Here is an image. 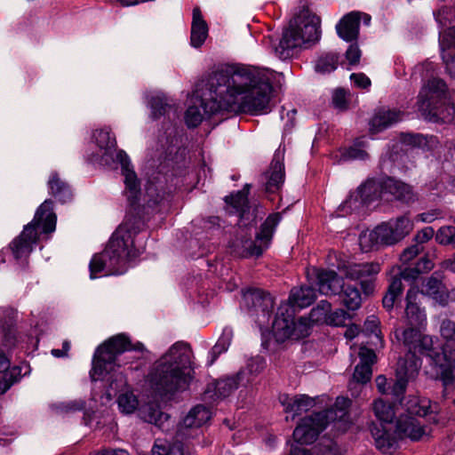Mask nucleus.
<instances>
[{
	"label": "nucleus",
	"instance_id": "680f3d73",
	"mask_svg": "<svg viewBox=\"0 0 455 455\" xmlns=\"http://www.w3.org/2000/svg\"><path fill=\"white\" fill-rule=\"evenodd\" d=\"M434 235L435 236L434 228L432 227H426L416 234L414 238L416 241L415 244L421 245L432 239Z\"/></svg>",
	"mask_w": 455,
	"mask_h": 455
},
{
	"label": "nucleus",
	"instance_id": "72a5a7b5",
	"mask_svg": "<svg viewBox=\"0 0 455 455\" xmlns=\"http://www.w3.org/2000/svg\"><path fill=\"white\" fill-rule=\"evenodd\" d=\"M316 294L315 288L311 286L294 288L291 290L289 303L292 309L294 307L303 308L308 307L315 299Z\"/></svg>",
	"mask_w": 455,
	"mask_h": 455
},
{
	"label": "nucleus",
	"instance_id": "6e6552de",
	"mask_svg": "<svg viewBox=\"0 0 455 455\" xmlns=\"http://www.w3.org/2000/svg\"><path fill=\"white\" fill-rule=\"evenodd\" d=\"M105 379L108 388L105 395L100 397L102 404L111 401L113 396L117 395L116 403L120 412L123 414H132L137 411L143 420L158 427H162L163 423L168 419V415L160 411L159 405L156 402L140 404L137 396L129 387L126 377L123 372L113 373Z\"/></svg>",
	"mask_w": 455,
	"mask_h": 455
},
{
	"label": "nucleus",
	"instance_id": "5fc2aeb1",
	"mask_svg": "<svg viewBox=\"0 0 455 455\" xmlns=\"http://www.w3.org/2000/svg\"><path fill=\"white\" fill-rule=\"evenodd\" d=\"M442 218V211L439 209H433L415 216L414 221L422 223H432L435 220Z\"/></svg>",
	"mask_w": 455,
	"mask_h": 455
},
{
	"label": "nucleus",
	"instance_id": "412c9836",
	"mask_svg": "<svg viewBox=\"0 0 455 455\" xmlns=\"http://www.w3.org/2000/svg\"><path fill=\"white\" fill-rule=\"evenodd\" d=\"M244 371H240L235 377H228L216 380L208 385L204 394L205 399H222L228 396L239 385H245L250 382L247 379L243 381Z\"/></svg>",
	"mask_w": 455,
	"mask_h": 455
},
{
	"label": "nucleus",
	"instance_id": "c9c22d12",
	"mask_svg": "<svg viewBox=\"0 0 455 455\" xmlns=\"http://www.w3.org/2000/svg\"><path fill=\"white\" fill-rule=\"evenodd\" d=\"M283 164L278 158L273 161L270 171L266 174L267 183L266 189L268 192L274 193L279 189L284 180Z\"/></svg>",
	"mask_w": 455,
	"mask_h": 455
},
{
	"label": "nucleus",
	"instance_id": "052dcab7",
	"mask_svg": "<svg viewBox=\"0 0 455 455\" xmlns=\"http://www.w3.org/2000/svg\"><path fill=\"white\" fill-rule=\"evenodd\" d=\"M346 59L349 65H356L361 59V51L357 44L349 45L346 52Z\"/></svg>",
	"mask_w": 455,
	"mask_h": 455
},
{
	"label": "nucleus",
	"instance_id": "3c124183",
	"mask_svg": "<svg viewBox=\"0 0 455 455\" xmlns=\"http://www.w3.org/2000/svg\"><path fill=\"white\" fill-rule=\"evenodd\" d=\"M29 372L30 366L26 363H22L20 365L11 368L9 371L4 375H7L9 380L13 381L14 384L15 382L19 381L21 377L28 375Z\"/></svg>",
	"mask_w": 455,
	"mask_h": 455
},
{
	"label": "nucleus",
	"instance_id": "13d9d810",
	"mask_svg": "<svg viewBox=\"0 0 455 455\" xmlns=\"http://www.w3.org/2000/svg\"><path fill=\"white\" fill-rule=\"evenodd\" d=\"M379 321L375 315L369 316L364 323V331L368 334H373L377 339H379Z\"/></svg>",
	"mask_w": 455,
	"mask_h": 455
},
{
	"label": "nucleus",
	"instance_id": "37998d69",
	"mask_svg": "<svg viewBox=\"0 0 455 455\" xmlns=\"http://www.w3.org/2000/svg\"><path fill=\"white\" fill-rule=\"evenodd\" d=\"M152 455H183L180 443H171L165 440H156L153 448Z\"/></svg>",
	"mask_w": 455,
	"mask_h": 455
},
{
	"label": "nucleus",
	"instance_id": "bf43d9fd",
	"mask_svg": "<svg viewBox=\"0 0 455 455\" xmlns=\"http://www.w3.org/2000/svg\"><path fill=\"white\" fill-rule=\"evenodd\" d=\"M353 84L360 89H367L371 86L370 78L363 73H353L350 76Z\"/></svg>",
	"mask_w": 455,
	"mask_h": 455
},
{
	"label": "nucleus",
	"instance_id": "4468645a",
	"mask_svg": "<svg viewBox=\"0 0 455 455\" xmlns=\"http://www.w3.org/2000/svg\"><path fill=\"white\" fill-rule=\"evenodd\" d=\"M295 310L288 304H282L272 324L271 332H262V345L269 349L272 340L283 343L289 339H299L309 335L308 321L300 317L294 319Z\"/></svg>",
	"mask_w": 455,
	"mask_h": 455
},
{
	"label": "nucleus",
	"instance_id": "4c0bfd02",
	"mask_svg": "<svg viewBox=\"0 0 455 455\" xmlns=\"http://www.w3.org/2000/svg\"><path fill=\"white\" fill-rule=\"evenodd\" d=\"M373 411L376 418L381 422L379 429L385 427L387 429H391V424L395 417V410L392 405L387 403L382 399H377L373 403ZM378 427V426H376Z\"/></svg>",
	"mask_w": 455,
	"mask_h": 455
},
{
	"label": "nucleus",
	"instance_id": "9d476101",
	"mask_svg": "<svg viewBox=\"0 0 455 455\" xmlns=\"http://www.w3.org/2000/svg\"><path fill=\"white\" fill-rule=\"evenodd\" d=\"M57 216L53 212L52 202L45 200L37 209L33 220L26 225L20 235L11 243L13 257L24 263L43 235L53 233Z\"/></svg>",
	"mask_w": 455,
	"mask_h": 455
},
{
	"label": "nucleus",
	"instance_id": "f3484780",
	"mask_svg": "<svg viewBox=\"0 0 455 455\" xmlns=\"http://www.w3.org/2000/svg\"><path fill=\"white\" fill-rule=\"evenodd\" d=\"M96 408L95 395H93L89 403L83 399H71L58 401L49 404L50 411L59 416H68L84 410V424L92 428H98L100 427V423L96 422L94 424L92 419V416H96Z\"/></svg>",
	"mask_w": 455,
	"mask_h": 455
},
{
	"label": "nucleus",
	"instance_id": "6e6d98bb",
	"mask_svg": "<svg viewBox=\"0 0 455 455\" xmlns=\"http://www.w3.org/2000/svg\"><path fill=\"white\" fill-rule=\"evenodd\" d=\"M347 317L348 315L343 309H338L333 312L331 310L326 323L329 325L340 326L345 324Z\"/></svg>",
	"mask_w": 455,
	"mask_h": 455
},
{
	"label": "nucleus",
	"instance_id": "c03bdc74",
	"mask_svg": "<svg viewBox=\"0 0 455 455\" xmlns=\"http://www.w3.org/2000/svg\"><path fill=\"white\" fill-rule=\"evenodd\" d=\"M402 292V280L401 277H393L387 294L383 298L384 307L390 309L394 307L396 298Z\"/></svg>",
	"mask_w": 455,
	"mask_h": 455
},
{
	"label": "nucleus",
	"instance_id": "e433bc0d",
	"mask_svg": "<svg viewBox=\"0 0 455 455\" xmlns=\"http://www.w3.org/2000/svg\"><path fill=\"white\" fill-rule=\"evenodd\" d=\"M48 188L52 196L61 202L71 198V191L68 184L62 180L57 172H52L48 180Z\"/></svg>",
	"mask_w": 455,
	"mask_h": 455
},
{
	"label": "nucleus",
	"instance_id": "c85d7f7f",
	"mask_svg": "<svg viewBox=\"0 0 455 455\" xmlns=\"http://www.w3.org/2000/svg\"><path fill=\"white\" fill-rule=\"evenodd\" d=\"M385 193L394 196L395 199L410 203L415 200L416 196L411 186L392 178L384 180Z\"/></svg>",
	"mask_w": 455,
	"mask_h": 455
},
{
	"label": "nucleus",
	"instance_id": "4d7b16f0",
	"mask_svg": "<svg viewBox=\"0 0 455 455\" xmlns=\"http://www.w3.org/2000/svg\"><path fill=\"white\" fill-rule=\"evenodd\" d=\"M422 249H423L422 245H419V244H413L411 246L407 247L402 252V254L400 256V260L403 264L409 263L412 259H414L422 251Z\"/></svg>",
	"mask_w": 455,
	"mask_h": 455
},
{
	"label": "nucleus",
	"instance_id": "603ef678",
	"mask_svg": "<svg viewBox=\"0 0 455 455\" xmlns=\"http://www.w3.org/2000/svg\"><path fill=\"white\" fill-rule=\"evenodd\" d=\"M355 195V192L352 193L349 197L339 206V212L340 213L339 215H343L347 213H350L353 212L359 211L363 206L366 205L360 198H358L357 203L353 200L351 203L349 202L352 196Z\"/></svg>",
	"mask_w": 455,
	"mask_h": 455
},
{
	"label": "nucleus",
	"instance_id": "0eeeda50",
	"mask_svg": "<svg viewBox=\"0 0 455 455\" xmlns=\"http://www.w3.org/2000/svg\"><path fill=\"white\" fill-rule=\"evenodd\" d=\"M320 18L307 9L300 11L284 29L282 38L274 46L281 60L292 58L301 48H308L321 37Z\"/></svg>",
	"mask_w": 455,
	"mask_h": 455
},
{
	"label": "nucleus",
	"instance_id": "f704fd0d",
	"mask_svg": "<svg viewBox=\"0 0 455 455\" xmlns=\"http://www.w3.org/2000/svg\"><path fill=\"white\" fill-rule=\"evenodd\" d=\"M421 293L433 298L435 301L441 305H445L448 302L447 290L435 277H430L426 283H423Z\"/></svg>",
	"mask_w": 455,
	"mask_h": 455
},
{
	"label": "nucleus",
	"instance_id": "dca6fc26",
	"mask_svg": "<svg viewBox=\"0 0 455 455\" xmlns=\"http://www.w3.org/2000/svg\"><path fill=\"white\" fill-rule=\"evenodd\" d=\"M329 263L335 267L338 270L345 275L347 278L356 280H362V287L366 293H370L372 291L371 283H366L363 279H371L380 270L378 263H363L357 264L351 260H348L333 252L328 256Z\"/></svg>",
	"mask_w": 455,
	"mask_h": 455
},
{
	"label": "nucleus",
	"instance_id": "0e129e2a",
	"mask_svg": "<svg viewBox=\"0 0 455 455\" xmlns=\"http://www.w3.org/2000/svg\"><path fill=\"white\" fill-rule=\"evenodd\" d=\"M95 455H130L129 452L124 449H105L99 451Z\"/></svg>",
	"mask_w": 455,
	"mask_h": 455
},
{
	"label": "nucleus",
	"instance_id": "49530a36",
	"mask_svg": "<svg viewBox=\"0 0 455 455\" xmlns=\"http://www.w3.org/2000/svg\"><path fill=\"white\" fill-rule=\"evenodd\" d=\"M434 262L427 257L422 258L416 265L415 268H405L400 272L401 277L403 279H416L417 275L421 272L430 271L434 267Z\"/></svg>",
	"mask_w": 455,
	"mask_h": 455
},
{
	"label": "nucleus",
	"instance_id": "9b49d317",
	"mask_svg": "<svg viewBox=\"0 0 455 455\" xmlns=\"http://www.w3.org/2000/svg\"><path fill=\"white\" fill-rule=\"evenodd\" d=\"M128 350L147 352L144 345L140 342L132 344L130 339L124 334H118L108 339L100 345L95 351L92 359V367L90 376L92 381L104 379L113 373L121 372L116 368L117 356Z\"/></svg>",
	"mask_w": 455,
	"mask_h": 455
},
{
	"label": "nucleus",
	"instance_id": "f257e3e1",
	"mask_svg": "<svg viewBox=\"0 0 455 455\" xmlns=\"http://www.w3.org/2000/svg\"><path fill=\"white\" fill-rule=\"evenodd\" d=\"M275 72L246 65H229L200 82L188 95L184 120L188 127L219 112L263 115L271 110Z\"/></svg>",
	"mask_w": 455,
	"mask_h": 455
},
{
	"label": "nucleus",
	"instance_id": "864d4df0",
	"mask_svg": "<svg viewBox=\"0 0 455 455\" xmlns=\"http://www.w3.org/2000/svg\"><path fill=\"white\" fill-rule=\"evenodd\" d=\"M332 104L336 108L345 109L347 107V92L338 88L332 93Z\"/></svg>",
	"mask_w": 455,
	"mask_h": 455
},
{
	"label": "nucleus",
	"instance_id": "a19ab883",
	"mask_svg": "<svg viewBox=\"0 0 455 455\" xmlns=\"http://www.w3.org/2000/svg\"><path fill=\"white\" fill-rule=\"evenodd\" d=\"M366 140L364 138L357 139L353 146L344 150L341 155L343 160H363L368 156L365 150Z\"/></svg>",
	"mask_w": 455,
	"mask_h": 455
},
{
	"label": "nucleus",
	"instance_id": "6ab92c4d",
	"mask_svg": "<svg viewBox=\"0 0 455 455\" xmlns=\"http://www.w3.org/2000/svg\"><path fill=\"white\" fill-rule=\"evenodd\" d=\"M309 281H315L318 291L323 295H332L340 292L343 281L334 270L312 268L307 271Z\"/></svg>",
	"mask_w": 455,
	"mask_h": 455
},
{
	"label": "nucleus",
	"instance_id": "58836bf2",
	"mask_svg": "<svg viewBox=\"0 0 455 455\" xmlns=\"http://www.w3.org/2000/svg\"><path fill=\"white\" fill-rule=\"evenodd\" d=\"M340 298L342 299L343 304L349 310H356L359 308L362 298L361 294L356 287L343 284L340 292Z\"/></svg>",
	"mask_w": 455,
	"mask_h": 455
},
{
	"label": "nucleus",
	"instance_id": "79ce46f5",
	"mask_svg": "<svg viewBox=\"0 0 455 455\" xmlns=\"http://www.w3.org/2000/svg\"><path fill=\"white\" fill-rule=\"evenodd\" d=\"M232 336L233 332L230 328L227 327L223 329L222 334L210 352V355L212 356L209 362L210 365L214 363L219 355L228 350L231 343Z\"/></svg>",
	"mask_w": 455,
	"mask_h": 455
},
{
	"label": "nucleus",
	"instance_id": "de8ad7c7",
	"mask_svg": "<svg viewBox=\"0 0 455 455\" xmlns=\"http://www.w3.org/2000/svg\"><path fill=\"white\" fill-rule=\"evenodd\" d=\"M435 241L441 245H451L455 248V227H441L435 233Z\"/></svg>",
	"mask_w": 455,
	"mask_h": 455
},
{
	"label": "nucleus",
	"instance_id": "423d86ee",
	"mask_svg": "<svg viewBox=\"0 0 455 455\" xmlns=\"http://www.w3.org/2000/svg\"><path fill=\"white\" fill-rule=\"evenodd\" d=\"M427 406L425 402L422 404L410 405L408 414L398 418L395 424V432L390 433V429L385 427L379 429L372 427L371 434L378 450L382 453L393 455L399 446V441L403 438H409L411 441H419L427 436L431 429L426 426L425 416L427 415Z\"/></svg>",
	"mask_w": 455,
	"mask_h": 455
},
{
	"label": "nucleus",
	"instance_id": "09e8293b",
	"mask_svg": "<svg viewBox=\"0 0 455 455\" xmlns=\"http://www.w3.org/2000/svg\"><path fill=\"white\" fill-rule=\"evenodd\" d=\"M402 141L406 145H411L413 147H426L430 142L434 143L435 138L426 137L420 134H403L402 135Z\"/></svg>",
	"mask_w": 455,
	"mask_h": 455
},
{
	"label": "nucleus",
	"instance_id": "b1692460",
	"mask_svg": "<svg viewBox=\"0 0 455 455\" xmlns=\"http://www.w3.org/2000/svg\"><path fill=\"white\" fill-rule=\"evenodd\" d=\"M418 296L419 291L415 288L410 289L406 296V320L408 324L411 325L410 328L413 329L423 326L427 320L424 310L421 309L417 303Z\"/></svg>",
	"mask_w": 455,
	"mask_h": 455
},
{
	"label": "nucleus",
	"instance_id": "bb28decb",
	"mask_svg": "<svg viewBox=\"0 0 455 455\" xmlns=\"http://www.w3.org/2000/svg\"><path fill=\"white\" fill-rule=\"evenodd\" d=\"M243 299L247 302L251 301L255 311L258 315L260 314L261 319H258L259 324L261 325L266 319L268 318L269 312L274 306V300L270 294L263 293L259 291H248L243 293Z\"/></svg>",
	"mask_w": 455,
	"mask_h": 455
},
{
	"label": "nucleus",
	"instance_id": "20e7f679",
	"mask_svg": "<svg viewBox=\"0 0 455 455\" xmlns=\"http://www.w3.org/2000/svg\"><path fill=\"white\" fill-rule=\"evenodd\" d=\"M145 239L140 220L127 219L112 235L104 251L92 258L90 278L126 273L144 251Z\"/></svg>",
	"mask_w": 455,
	"mask_h": 455
},
{
	"label": "nucleus",
	"instance_id": "7c9ffc66",
	"mask_svg": "<svg viewBox=\"0 0 455 455\" xmlns=\"http://www.w3.org/2000/svg\"><path fill=\"white\" fill-rule=\"evenodd\" d=\"M208 36V25L204 20L202 12L198 7L193 9V17L191 24V45L198 48L205 42Z\"/></svg>",
	"mask_w": 455,
	"mask_h": 455
},
{
	"label": "nucleus",
	"instance_id": "473e14b6",
	"mask_svg": "<svg viewBox=\"0 0 455 455\" xmlns=\"http://www.w3.org/2000/svg\"><path fill=\"white\" fill-rule=\"evenodd\" d=\"M291 455H342L339 448L332 440H326L311 449L297 446L291 447Z\"/></svg>",
	"mask_w": 455,
	"mask_h": 455
},
{
	"label": "nucleus",
	"instance_id": "ea45409f",
	"mask_svg": "<svg viewBox=\"0 0 455 455\" xmlns=\"http://www.w3.org/2000/svg\"><path fill=\"white\" fill-rule=\"evenodd\" d=\"M331 308V306L330 302L327 300H321L317 306L311 310L309 317H305L308 321L309 328L313 323H326Z\"/></svg>",
	"mask_w": 455,
	"mask_h": 455
},
{
	"label": "nucleus",
	"instance_id": "f8f14e48",
	"mask_svg": "<svg viewBox=\"0 0 455 455\" xmlns=\"http://www.w3.org/2000/svg\"><path fill=\"white\" fill-rule=\"evenodd\" d=\"M414 228V220L408 215H402L382 222L371 230H365L359 236V244L364 251L379 246L398 243L408 236Z\"/></svg>",
	"mask_w": 455,
	"mask_h": 455
},
{
	"label": "nucleus",
	"instance_id": "1a4fd4ad",
	"mask_svg": "<svg viewBox=\"0 0 455 455\" xmlns=\"http://www.w3.org/2000/svg\"><path fill=\"white\" fill-rule=\"evenodd\" d=\"M350 403L348 398L339 396L331 409L302 419L293 431L296 444H291V447L312 443L331 422H333L338 429L345 430L348 424L347 410Z\"/></svg>",
	"mask_w": 455,
	"mask_h": 455
},
{
	"label": "nucleus",
	"instance_id": "2eb2a0df",
	"mask_svg": "<svg viewBox=\"0 0 455 455\" xmlns=\"http://www.w3.org/2000/svg\"><path fill=\"white\" fill-rule=\"evenodd\" d=\"M281 220L279 213H274L267 217L262 224L259 233L253 242L250 239H240L233 243V251L243 258L256 256L259 257L262 254L270 244L275 227Z\"/></svg>",
	"mask_w": 455,
	"mask_h": 455
},
{
	"label": "nucleus",
	"instance_id": "4be33fe9",
	"mask_svg": "<svg viewBox=\"0 0 455 455\" xmlns=\"http://www.w3.org/2000/svg\"><path fill=\"white\" fill-rule=\"evenodd\" d=\"M326 400H328V397L325 395L312 398L307 395H283L280 398L284 411L291 413V419L301 412L313 408L317 403H325Z\"/></svg>",
	"mask_w": 455,
	"mask_h": 455
},
{
	"label": "nucleus",
	"instance_id": "aec40b11",
	"mask_svg": "<svg viewBox=\"0 0 455 455\" xmlns=\"http://www.w3.org/2000/svg\"><path fill=\"white\" fill-rule=\"evenodd\" d=\"M211 418L212 412L209 408L204 405L193 407L180 423L178 430L179 435L181 437L193 436L194 435L190 430L197 431V429L206 424Z\"/></svg>",
	"mask_w": 455,
	"mask_h": 455
},
{
	"label": "nucleus",
	"instance_id": "e2e57ef3",
	"mask_svg": "<svg viewBox=\"0 0 455 455\" xmlns=\"http://www.w3.org/2000/svg\"><path fill=\"white\" fill-rule=\"evenodd\" d=\"M375 381L378 390L382 394H386L389 387L387 378L383 375H379L376 378Z\"/></svg>",
	"mask_w": 455,
	"mask_h": 455
},
{
	"label": "nucleus",
	"instance_id": "8fccbe9b",
	"mask_svg": "<svg viewBox=\"0 0 455 455\" xmlns=\"http://www.w3.org/2000/svg\"><path fill=\"white\" fill-rule=\"evenodd\" d=\"M266 367V362L265 360L260 356H256L251 358L248 363H247V369L243 370L244 375H243V381H246L247 379H250L247 375H256L259 373L263 369Z\"/></svg>",
	"mask_w": 455,
	"mask_h": 455
},
{
	"label": "nucleus",
	"instance_id": "39448f33",
	"mask_svg": "<svg viewBox=\"0 0 455 455\" xmlns=\"http://www.w3.org/2000/svg\"><path fill=\"white\" fill-rule=\"evenodd\" d=\"M194 367L191 347L185 342H176L150 367L145 387L160 396L183 391L192 381Z\"/></svg>",
	"mask_w": 455,
	"mask_h": 455
},
{
	"label": "nucleus",
	"instance_id": "5701e85b",
	"mask_svg": "<svg viewBox=\"0 0 455 455\" xmlns=\"http://www.w3.org/2000/svg\"><path fill=\"white\" fill-rule=\"evenodd\" d=\"M403 120V112L398 109L381 108L378 110L370 122V131L375 134L380 132Z\"/></svg>",
	"mask_w": 455,
	"mask_h": 455
},
{
	"label": "nucleus",
	"instance_id": "a878e982",
	"mask_svg": "<svg viewBox=\"0 0 455 455\" xmlns=\"http://www.w3.org/2000/svg\"><path fill=\"white\" fill-rule=\"evenodd\" d=\"M385 195L384 180H369L358 188L349 202L351 203L355 200V202L357 203L358 198H360L362 202L368 205L382 198Z\"/></svg>",
	"mask_w": 455,
	"mask_h": 455
},
{
	"label": "nucleus",
	"instance_id": "ddd939ff",
	"mask_svg": "<svg viewBox=\"0 0 455 455\" xmlns=\"http://www.w3.org/2000/svg\"><path fill=\"white\" fill-rule=\"evenodd\" d=\"M417 107L424 118L433 122H450L455 113L454 107L447 101L446 84L437 78H433L423 85Z\"/></svg>",
	"mask_w": 455,
	"mask_h": 455
},
{
	"label": "nucleus",
	"instance_id": "7ed1b4c3",
	"mask_svg": "<svg viewBox=\"0 0 455 455\" xmlns=\"http://www.w3.org/2000/svg\"><path fill=\"white\" fill-rule=\"evenodd\" d=\"M440 333L443 339L442 353L438 352L431 336L422 335L417 329L408 328L403 331V343L408 347L404 358L398 361L396 381L393 385L392 393L399 396L404 393L409 380L414 379L421 366L417 353L427 356L437 367L445 388L455 384V323L443 320Z\"/></svg>",
	"mask_w": 455,
	"mask_h": 455
},
{
	"label": "nucleus",
	"instance_id": "cd10ccee",
	"mask_svg": "<svg viewBox=\"0 0 455 455\" xmlns=\"http://www.w3.org/2000/svg\"><path fill=\"white\" fill-rule=\"evenodd\" d=\"M361 15L360 12H351L339 20L336 30L340 38L348 42L357 37Z\"/></svg>",
	"mask_w": 455,
	"mask_h": 455
},
{
	"label": "nucleus",
	"instance_id": "338daca9",
	"mask_svg": "<svg viewBox=\"0 0 455 455\" xmlns=\"http://www.w3.org/2000/svg\"><path fill=\"white\" fill-rule=\"evenodd\" d=\"M13 385V381H10L7 375H4L0 380V394H4Z\"/></svg>",
	"mask_w": 455,
	"mask_h": 455
},
{
	"label": "nucleus",
	"instance_id": "c756f323",
	"mask_svg": "<svg viewBox=\"0 0 455 455\" xmlns=\"http://www.w3.org/2000/svg\"><path fill=\"white\" fill-rule=\"evenodd\" d=\"M172 132H170L164 136H159L149 142L148 148V156L150 160L157 158L159 161L166 158L168 154L172 151L174 138L172 136Z\"/></svg>",
	"mask_w": 455,
	"mask_h": 455
},
{
	"label": "nucleus",
	"instance_id": "a18cd8bd",
	"mask_svg": "<svg viewBox=\"0 0 455 455\" xmlns=\"http://www.w3.org/2000/svg\"><path fill=\"white\" fill-rule=\"evenodd\" d=\"M338 56L334 53H326L319 57L315 63V71L321 74H327L336 69Z\"/></svg>",
	"mask_w": 455,
	"mask_h": 455
},
{
	"label": "nucleus",
	"instance_id": "774afa93",
	"mask_svg": "<svg viewBox=\"0 0 455 455\" xmlns=\"http://www.w3.org/2000/svg\"><path fill=\"white\" fill-rule=\"evenodd\" d=\"M10 366V361L4 353L0 350V373L6 371Z\"/></svg>",
	"mask_w": 455,
	"mask_h": 455
},
{
	"label": "nucleus",
	"instance_id": "a211bd4d",
	"mask_svg": "<svg viewBox=\"0 0 455 455\" xmlns=\"http://www.w3.org/2000/svg\"><path fill=\"white\" fill-rule=\"evenodd\" d=\"M358 355L360 362L355 366L352 380L349 382L348 387L353 396H357L362 389V387H356V385H363L370 381L372 375L371 366L376 362V355L373 350L365 347H360Z\"/></svg>",
	"mask_w": 455,
	"mask_h": 455
},
{
	"label": "nucleus",
	"instance_id": "f03ea898",
	"mask_svg": "<svg viewBox=\"0 0 455 455\" xmlns=\"http://www.w3.org/2000/svg\"><path fill=\"white\" fill-rule=\"evenodd\" d=\"M85 157L92 163L110 166L118 163L124 176V193L131 206L143 212H164L168 211L171 194L178 182H173V172H163L162 170L151 173L145 185L144 193L140 190L137 175L131 164L130 158L124 150L116 149V140L111 128L103 126L92 131L91 143L85 151Z\"/></svg>",
	"mask_w": 455,
	"mask_h": 455
},
{
	"label": "nucleus",
	"instance_id": "393cba45",
	"mask_svg": "<svg viewBox=\"0 0 455 455\" xmlns=\"http://www.w3.org/2000/svg\"><path fill=\"white\" fill-rule=\"evenodd\" d=\"M249 185L246 184L242 191L226 197L227 211L230 214H237L239 222L246 226L245 220L249 219L248 199Z\"/></svg>",
	"mask_w": 455,
	"mask_h": 455
},
{
	"label": "nucleus",
	"instance_id": "69168bd1",
	"mask_svg": "<svg viewBox=\"0 0 455 455\" xmlns=\"http://www.w3.org/2000/svg\"><path fill=\"white\" fill-rule=\"evenodd\" d=\"M359 333V327L355 324H352L347 327L345 331V337L348 339H352Z\"/></svg>",
	"mask_w": 455,
	"mask_h": 455
},
{
	"label": "nucleus",
	"instance_id": "2f4dec72",
	"mask_svg": "<svg viewBox=\"0 0 455 455\" xmlns=\"http://www.w3.org/2000/svg\"><path fill=\"white\" fill-rule=\"evenodd\" d=\"M147 106L151 109V115L157 118L167 113L168 109L174 105L172 99L160 92H148L145 95Z\"/></svg>",
	"mask_w": 455,
	"mask_h": 455
}]
</instances>
